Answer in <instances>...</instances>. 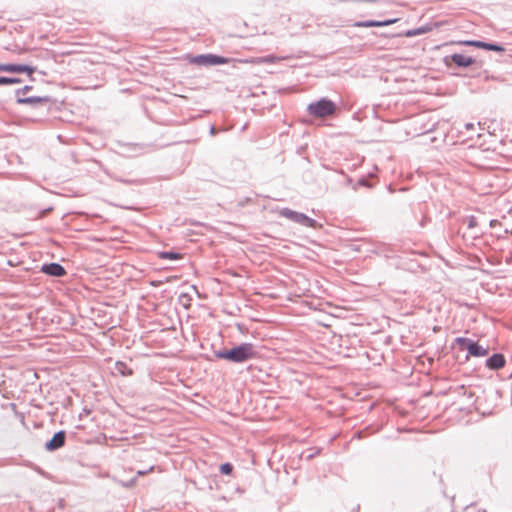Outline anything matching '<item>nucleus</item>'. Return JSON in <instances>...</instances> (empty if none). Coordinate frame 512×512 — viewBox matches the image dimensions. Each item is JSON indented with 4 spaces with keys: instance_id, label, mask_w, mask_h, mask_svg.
Segmentation results:
<instances>
[{
    "instance_id": "obj_14",
    "label": "nucleus",
    "mask_w": 512,
    "mask_h": 512,
    "mask_svg": "<svg viewBox=\"0 0 512 512\" xmlns=\"http://www.w3.org/2000/svg\"><path fill=\"white\" fill-rule=\"evenodd\" d=\"M115 366H116V370L123 376L132 374V370L124 362L118 361V362H116Z\"/></svg>"
},
{
    "instance_id": "obj_20",
    "label": "nucleus",
    "mask_w": 512,
    "mask_h": 512,
    "mask_svg": "<svg viewBox=\"0 0 512 512\" xmlns=\"http://www.w3.org/2000/svg\"><path fill=\"white\" fill-rule=\"evenodd\" d=\"M154 470V466H150L148 469H144V470H138L136 472L137 476H144L146 475L147 473L149 472H152Z\"/></svg>"
},
{
    "instance_id": "obj_2",
    "label": "nucleus",
    "mask_w": 512,
    "mask_h": 512,
    "mask_svg": "<svg viewBox=\"0 0 512 512\" xmlns=\"http://www.w3.org/2000/svg\"><path fill=\"white\" fill-rule=\"evenodd\" d=\"M335 111L336 104L327 98H321L318 101L311 102L307 106V112L315 118H325L333 115Z\"/></svg>"
},
{
    "instance_id": "obj_12",
    "label": "nucleus",
    "mask_w": 512,
    "mask_h": 512,
    "mask_svg": "<svg viewBox=\"0 0 512 512\" xmlns=\"http://www.w3.org/2000/svg\"><path fill=\"white\" fill-rule=\"evenodd\" d=\"M451 60L459 67H468L475 62V59L460 53L451 55Z\"/></svg>"
},
{
    "instance_id": "obj_22",
    "label": "nucleus",
    "mask_w": 512,
    "mask_h": 512,
    "mask_svg": "<svg viewBox=\"0 0 512 512\" xmlns=\"http://www.w3.org/2000/svg\"><path fill=\"white\" fill-rule=\"evenodd\" d=\"M475 225H476V219H475V217L471 216V217L469 218L468 227H469V228H472V227H474Z\"/></svg>"
},
{
    "instance_id": "obj_5",
    "label": "nucleus",
    "mask_w": 512,
    "mask_h": 512,
    "mask_svg": "<svg viewBox=\"0 0 512 512\" xmlns=\"http://www.w3.org/2000/svg\"><path fill=\"white\" fill-rule=\"evenodd\" d=\"M228 59L214 54H201L194 56V65L197 66H216L226 64Z\"/></svg>"
},
{
    "instance_id": "obj_19",
    "label": "nucleus",
    "mask_w": 512,
    "mask_h": 512,
    "mask_svg": "<svg viewBox=\"0 0 512 512\" xmlns=\"http://www.w3.org/2000/svg\"><path fill=\"white\" fill-rule=\"evenodd\" d=\"M31 89H32V86L26 85L23 88L17 89L16 95H17V97H20L21 94H25V93L29 92Z\"/></svg>"
},
{
    "instance_id": "obj_16",
    "label": "nucleus",
    "mask_w": 512,
    "mask_h": 512,
    "mask_svg": "<svg viewBox=\"0 0 512 512\" xmlns=\"http://www.w3.org/2000/svg\"><path fill=\"white\" fill-rule=\"evenodd\" d=\"M429 30H430L429 28H425V27H420V28L408 30L406 32V36L413 37V36L421 35L423 33L428 32Z\"/></svg>"
},
{
    "instance_id": "obj_3",
    "label": "nucleus",
    "mask_w": 512,
    "mask_h": 512,
    "mask_svg": "<svg viewBox=\"0 0 512 512\" xmlns=\"http://www.w3.org/2000/svg\"><path fill=\"white\" fill-rule=\"evenodd\" d=\"M279 215L305 227L314 228L317 223L316 220L308 217L306 214L291 210L289 208H282L279 211Z\"/></svg>"
},
{
    "instance_id": "obj_28",
    "label": "nucleus",
    "mask_w": 512,
    "mask_h": 512,
    "mask_svg": "<svg viewBox=\"0 0 512 512\" xmlns=\"http://www.w3.org/2000/svg\"><path fill=\"white\" fill-rule=\"evenodd\" d=\"M193 289H194V291L199 295V293H198V291H197V289H196V286H193Z\"/></svg>"
},
{
    "instance_id": "obj_23",
    "label": "nucleus",
    "mask_w": 512,
    "mask_h": 512,
    "mask_svg": "<svg viewBox=\"0 0 512 512\" xmlns=\"http://www.w3.org/2000/svg\"><path fill=\"white\" fill-rule=\"evenodd\" d=\"M184 299H185V300H187V301H189L190 299H189V297H188L187 295H182V296L180 297V301H181V302L183 303V305L187 308V307L189 306V304H187L186 302H184Z\"/></svg>"
},
{
    "instance_id": "obj_13",
    "label": "nucleus",
    "mask_w": 512,
    "mask_h": 512,
    "mask_svg": "<svg viewBox=\"0 0 512 512\" xmlns=\"http://www.w3.org/2000/svg\"><path fill=\"white\" fill-rule=\"evenodd\" d=\"M51 98L49 96H44V97H36V96H31V97H18L17 98V103L19 104H28V105H37V104H40V103H48L50 102Z\"/></svg>"
},
{
    "instance_id": "obj_4",
    "label": "nucleus",
    "mask_w": 512,
    "mask_h": 512,
    "mask_svg": "<svg viewBox=\"0 0 512 512\" xmlns=\"http://www.w3.org/2000/svg\"><path fill=\"white\" fill-rule=\"evenodd\" d=\"M455 342L463 349H467L469 355L474 357H482L488 354V349L465 337H457Z\"/></svg>"
},
{
    "instance_id": "obj_24",
    "label": "nucleus",
    "mask_w": 512,
    "mask_h": 512,
    "mask_svg": "<svg viewBox=\"0 0 512 512\" xmlns=\"http://www.w3.org/2000/svg\"><path fill=\"white\" fill-rule=\"evenodd\" d=\"M465 128H466V130H472L474 128V124L473 123H466L465 124Z\"/></svg>"
},
{
    "instance_id": "obj_17",
    "label": "nucleus",
    "mask_w": 512,
    "mask_h": 512,
    "mask_svg": "<svg viewBox=\"0 0 512 512\" xmlns=\"http://www.w3.org/2000/svg\"><path fill=\"white\" fill-rule=\"evenodd\" d=\"M220 472L222 474H225V475H229L232 473L233 471V466L231 463H223L220 465V468H219Z\"/></svg>"
},
{
    "instance_id": "obj_21",
    "label": "nucleus",
    "mask_w": 512,
    "mask_h": 512,
    "mask_svg": "<svg viewBox=\"0 0 512 512\" xmlns=\"http://www.w3.org/2000/svg\"><path fill=\"white\" fill-rule=\"evenodd\" d=\"M135 483H136V478H133L127 482H122V486L129 488V487L134 486Z\"/></svg>"
},
{
    "instance_id": "obj_8",
    "label": "nucleus",
    "mask_w": 512,
    "mask_h": 512,
    "mask_svg": "<svg viewBox=\"0 0 512 512\" xmlns=\"http://www.w3.org/2000/svg\"><path fill=\"white\" fill-rule=\"evenodd\" d=\"M41 271L49 276L62 277L66 274L65 268L56 262L44 264Z\"/></svg>"
},
{
    "instance_id": "obj_7",
    "label": "nucleus",
    "mask_w": 512,
    "mask_h": 512,
    "mask_svg": "<svg viewBox=\"0 0 512 512\" xmlns=\"http://www.w3.org/2000/svg\"><path fill=\"white\" fill-rule=\"evenodd\" d=\"M66 439L65 431L60 430L56 432L53 437L46 442L45 448L48 451H55L64 446Z\"/></svg>"
},
{
    "instance_id": "obj_10",
    "label": "nucleus",
    "mask_w": 512,
    "mask_h": 512,
    "mask_svg": "<svg viewBox=\"0 0 512 512\" xmlns=\"http://www.w3.org/2000/svg\"><path fill=\"white\" fill-rule=\"evenodd\" d=\"M505 365V358L500 353H495L486 360V366L491 370H498Z\"/></svg>"
},
{
    "instance_id": "obj_11",
    "label": "nucleus",
    "mask_w": 512,
    "mask_h": 512,
    "mask_svg": "<svg viewBox=\"0 0 512 512\" xmlns=\"http://www.w3.org/2000/svg\"><path fill=\"white\" fill-rule=\"evenodd\" d=\"M396 21H397V19H389V20H384V21L366 20V21L356 22L355 26L356 27H365V28L384 27V26L391 25V24L395 23Z\"/></svg>"
},
{
    "instance_id": "obj_26",
    "label": "nucleus",
    "mask_w": 512,
    "mask_h": 512,
    "mask_svg": "<svg viewBox=\"0 0 512 512\" xmlns=\"http://www.w3.org/2000/svg\"><path fill=\"white\" fill-rule=\"evenodd\" d=\"M209 132H210V134H211V135H215V133H216V129H215V126H214V125H211V126H210V130H209Z\"/></svg>"
},
{
    "instance_id": "obj_6",
    "label": "nucleus",
    "mask_w": 512,
    "mask_h": 512,
    "mask_svg": "<svg viewBox=\"0 0 512 512\" xmlns=\"http://www.w3.org/2000/svg\"><path fill=\"white\" fill-rule=\"evenodd\" d=\"M36 68L26 64H14V63H6L0 64V71L9 72V73H22L26 72L29 76H31L35 72Z\"/></svg>"
},
{
    "instance_id": "obj_18",
    "label": "nucleus",
    "mask_w": 512,
    "mask_h": 512,
    "mask_svg": "<svg viewBox=\"0 0 512 512\" xmlns=\"http://www.w3.org/2000/svg\"><path fill=\"white\" fill-rule=\"evenodd\" d=\"M159 258L174 260V259H178L179 255L177 253H174V252H160L159 253Z\"/></svg>"
},
{
    "instance_id": "obj_1",
    "label": "nucleus",
    "mask_w": 512,
    "mask_h": 512,
    "mask_svg": "<svg viewBox=\"0 0 512 512\" xmlns=\"http://www.w3.org/2000/svg\"><path fill=\"white\" fill-rule=\"evenodd\" d=\"M257 351L252 343H242L230 350H220L215 352L219 359H225L232 363H243L257 357Z\"/></svg>"
},
{
    "instance_id": "obj_9",
    "label": "nucleus",
    "mask_w": 512,
    "mask_h": 512,
    "mask_svg": "<svg viewBox=\"0 0 512 512\" xmlns=\"http://www.w3.org/2000/svg\"><path fill=\"white\" fill-rule=\"evenodd\" d=\"M467 45H471L477 48H483L489 51H496V52H503L505 49L502 45L496 44V43H487L483 41H466Z\"/></svg>"
},
{
    "instance_id": "obj_15",
    "label": "nucleus",
    "mask_w": 512,
    "mask_h": 512,
    "mask_svg": "<svg viewBox=\"0 0 512 512\" xmlns=\"http://www.w3.org/2000/svg\"><path fill=\"white\" fill-rule=\"evenodd\" d=\"M20 78H13V77H0V85H8V84H18L21 83Z\"/></svg>"
},
{
    "instance_id": "obj_27",
    "label": "nucleus",
    "mask_w": 512,
    "mask_h": 512,
    "mask_svg": "<svg viewBox=\"0 0 512 512\" xmlns=\"http://www.w3.org/2000/svg\"><path fill=\"white\" fill-rule=\"evenodd\" d=\"M364 2H368V3H375L376 0H363Z\"/></svg>"
},
{
    "instance_id": "obj_25",
    "label": "nucleus",
    "mask_w": 512,
    "mask_h": 512,
    "mask_svg": "<svg viewBox=\"0 0 512 512\" xmlns=\"http://www.w3.org/2000/svg\"><path fill=\"white\" fill-rule=\"evenodd\" d=\"M197 408L198 409H202V406L201 405H197ZM193 413L194 415L198 413L197 409H196V402L194 401V410H193Z\"/></svg>"
}]
</instances>
